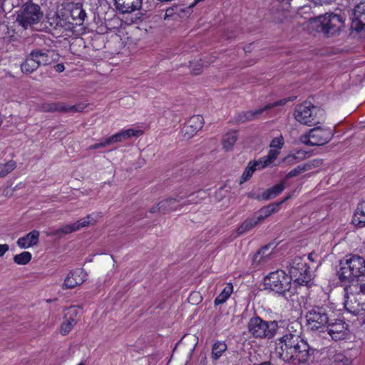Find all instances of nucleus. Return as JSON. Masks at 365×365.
I'll list each match as a JSON object with an SVG mask.
<instances>
[{"mask_svg": "<svg viewBox=\"0 0 365 365\" xmlns=\"http://www.w3.org/2000/svg\"><path fill=\"white\" fill-rule=\"evenodd\" d=\"M232 289L233 288L231 284H227L221 293L215 299V305H219L225 303L232 294Z\"/></svg>", "mask_w": 365, "mask_h": 365, "instance_id": "nucleus-33", "label": "nucleus"}, {"mask_svg": "<svg viewBox=\"0 0 365 365\" xmlns=\"http://www.w3.org/2000/svg\"><path fill=\"white\" fill-rule=\"evenodd\" d=\"M278 210L279 204L273 203L261 208L255 215L260 222Z\"/></svg>", "mask_w": 365, "mask_h": 365, "instance_id": "nucleus-27", "label": "nucleus"}, {"mask_svg": "<svg viewBox=\"0 0 365 365\" xmlns=\"http://www.w3.org/2000/svg\"><path fill=\"white\" fill-rule=\"evenodd\" d=\"M284 320L266 321L258 316L252 317L247 324L249 333L256 339H271L283 328Z\"/></svg>", "mask_w": 365, "mask_h": 365, "instance_id": "nucleus-3", "label": "nucleus"}, {"mask_svg": "<svg viewBox=\"0 0 365 365\" xmlns=\"http://www.w3.org/2000/svg\"><path fill=\"white\" fill-rule=\"evenodd\" d=\"M31 259V254L29 252H23L21 254L16 255L14 257V262L17 264L24 265L28 264Z\"/></svg>", "mask_w": 365, "mask_h": 365, "instance_id": "nucleus-37", "label": "nucleus"}, {"mask_svg": "<svg viewBox=\"0 0 365 365\" xmlns=\"http://www.w3.org/2000/svg\"><path fill=\"white\" fill-rule=\"evenodd\" d=\"M122 131L123 133L125 140L128 139L133 136L138 137V136L140 135L143 133L140 130H135V129H133V128L124 130Z\"/></svg>", "mask_w": 365, "mask_h": 365, "instance_id": "nucleus-42", "label": "nucleus"}, {"mask_svg": "<svg viewBox=\"0 0 365 365\" xmlns=\"http://www.w3.org/2000/svg\"><path fill=\"white\" fill-rule=\"evenodd\" d=\"M85 108L84 105L70 106L62 102H43L37 106V110L41 112L76 113Z\"/></svg>", "mask_w": 365, "mask_h": 365, "instance_id": "nucleus-13", "label": "nucleus"}, {"mask_svg": "<svg viewBox=\"0 0 365 365\" xmlns=\"http://www.w3.org/2000/svg\"><path fill=\"white\" fill-rule=\"evenodd\" d=\"M271 245H267L262 247L252 257V264L258 266L264 264L269 259L272 252H267Z\"/></svg>", "mask_w": 365, "mask_h": 365, "instance_id": "nucleus-24", "label": "nucleus"}, {"mask_svg": "<svg viewBox=\"0 0 365 365\" xmlns=\"http://www.w3.org/2000/svg\"><path fill=\"white\" fill-rule=\"evenodd\" d=\"M311 24L318 32H322L327 37L331 36L344 27L345 17L337 14H326L314 19Z\"/></svg>", "mask_w": 365, "mask_h": 365, "instance_id": "nucleus-4", "label": "nucleus"}, {"mask_svg": "<svg viewBox=\"0 0 365 365\" xmlns=\"http://www.w3.org/2000/svg\"><path fill=\"white\" fill-rule=\"evenodd\" d=\"M279 152L276 149H270L268 154L266 156L261 158L259 160V163L261 165L259 169H262L272 163L278 156Z\"/></svg>", "mask_w": 365, "mask_h": 365, "instance_id": "nucleus-32", "label": "nucleus"}, {"mask_svg": "<svg viewBox=\"0 0 365 365\" xmlns=\"http://www.w3.org/2000/svg\"><path fill=\"white\" fill-rule=\"evenodd\" d=\"M289 198H291V195H287L284 200H282V201H280L279 202H277V204H279V206L280 205H282V203H284L285 201H287V200H289Z\"/></svg>", "mask_w": 365, "mask_h": 365, "instance_id": "nucleus-51", "label": "nucleus"}, {"mask_svg": "<svg viewBox=\"0 0 365 365\" xmlns=\"http://www.w3.org/2000/svg\"><path fill=\"white\" fill-rule=\"evenodd\" d=\"M98 215L94 217V214L88 215L86 217L81 218L76 222L73 224L65 225L55 231V234L60 233L69 234L73 232L77 231L81 228L86 227L90 225H93L97 222Z\"/></svg>", "mask_w": 365, "mask_h": 365, "instance_id": "nucleus-17", "label": "nucleus"}, {"mask_svg": "<svg viewBox=\"0 0 365 365\" xmlns=\"http://www.w3.org/2000/svg\"><path fill=\"white\" fill-rule=\"evenodd\" d=\"M294 116L297 121L308 126L319 124L325 120L324 110L311 103L297 106Z\"/></svg>", "mask_w": 365, "mask_h": 365, "instance_id": "nucleus-5", "label": "nucleus"}, {"mask_svg": "<svg viewBox=\"0 0 365 365\" xmlns=\"http://www.w3.org/2000/svg\"><path fill=\"white\" fill-rule=\"evenodd\" d=\"M283 328L278 332L282 336L275 340V354L284 361L289 352L293 351L295 346L300 341L302 330V324L297 321H284L282 325Z\"/></svg>", "mask_w": 365, "mask_h": 365, "instance_id": "nucleus-1", "label": "nucleus"}, {"mask_svg": "<svg viewBox=\"0 0 365 365\" xmlns=\"http://www.w3.org/2000/svg\"><path fill=\"white\" fill-rule=\"evenodd\" d=\"M43 16L41 7L31 1H28L19 11L16 21L24 29H32L34 25L40 22Z\"/></svg>", "mask_w": 365, "mask_h": 365, "instance_id": "nucleus-6", "label": "nucleus"}, {"mask_svg": "<svg viewBox=\"0 0 365 365\" xmlns=\"http://www.w3.org/2000/svg\"><path fill=\"white\" fill-rule=\"evenodd\" d=\"M116 9L123 14L131 13L139 10L142 0H114Z\"/></svg>", "mask_w": 365, "mask_h": 365, "instance_id": "nucleus-21", "label": "nucleus"}, {"mask_svg": "<svg viewBox=\"0 0 365 365\" xmlns=\"http://www.w3.org/2000/svg\"><path fill=\"white\" fill-rule=\"evenodd\" d=\"M339 281L349 283L365 275V259L358 255H347L339 262Z\"/></svg>", "mask_w": 365, "mask_h": 365, "instance_id": "nucleus-2", "label": "nucleus"}, {"mask_svg": "<svg viewBox=\"0 0 365 365\" xmlns=\"http://www.w3.org/2000/svg\"><path fill=\"white\" fill-rule=\"evenodd\" d=\"M284 161L288 165H293L297 163V161L294 159V156L292 155V153L285 157Z\"/></svg>", "mask_w": 365, "mask_h": 365, "instance_id": "nucleus-46", "label": "nucleus"}, {"mask_svg": "<svg viewBox=\"0 0 365 365\" xmlns=\"http://www.w3.org/2000/svg\"><path fill=\"white\" fill-rule=\"evenodd\" d=\"M75 324L76 321L73 318L70 317L69 319H66V321L63 322L61 325V333L63 335H66L69 333Z\"/></svg>", "mask_w": 365, "mask_h": 365, "instance_id": "nucleus-38", "label": "nucleus"}, {"mask_svg": "<svg viewBox=\"0 0 365 365\" xmlns=\"http://www.w3.org/2000/svg\"><path fill=\"white\" fill-rule=\"evenodd\" d=\"M255 365H271V363L269 361H264L259 364H255Z\"/></svg>", "mask_w": 365, "mask_h": 365, "instance_id": "nucleus-52", "label": "nucleus"}, {"mask_svg": "<svg viewBox=\"0 0 365 365\" xmlns=\"http://www.w3.org/2000/svg\"><path fill=\"white\" fill-rule=\"evenodd\" d=\"M227 349L225 341H217L215 342L212 347L211 358L213 361L218 360Z\"/></svg>", "mask_w": 365, "mask_h": 365, "instance_id": "nucleus-30", "label": "nucleus"}, {"mask_svg": "<svg viewBox=\"0 0 365 365\" xmlns=\"http://www.w3.org/2000/svg\"><path fill=\"white\" fill-rule=\"evenodd\" d=\"M202 359H203L204 360H205V359H206V356H205V355H203Z\"/></svg>", "mask_w": 365, "mask_h": 365, "instance_id": "nucleus-55", "label": "nucleus"}, {"mask_svg": "<svg viewBox=\"0 0 365 365\" xmlns=\"http://www.w3.org/2000/svg\"><path fill=\"white\" fill-rule=\"evenodd\" d=\"M285 188L284 182H281L272 186V187L264 190L261 195V199L268 200L276 197L279 195Z\"/></svg>", "mask_w": 365, "mask_h": 365, "instance_id": "nucleus-25", "label": "nucleus"}, {"mask_svg": "<svg viewBox=\"0 0 365 365\" xmlns=\"http://www.w3.org/2000/svg\"><path fill=\"white\" fill-rule=\"evenodd\" d=\"M294 349L293 351L289 352V356L284 361L292 364H304L309 361L312 355L317 351L316 349L311 347L302 337L300 339L299 343L294 346Z\"/></svg>", "mask_w": 365, "mask_h": 365, "instance_id": "nucleus-11", "label": "nucleus"}, {"mask_svg": "<svg viewBox=\"0 0 365 365\" xmlns=\"http://www.w3.org/2000/svg\"><path fill=\"white\" fill-rule=\"evenodd\" d=\"M39 235V232L34 230L24 237L19 238L16 243L21 248H29L38 244Z\"/></svg>", "mask_w": 365, "mask_h": 365, "instance_id": "nucleus-22", "label": "nucleus"}, {"mask_svg": "<svg viewBox=\"0 0 365 365\" xmlns=\"http://www.w3.org/2000/svg\"><path fill=\"white\" fill-rule=\"evenodd\" d=\"M287 101L286 99L280 100L276 101L273 103H269L264 106L263 108L254 110H248L239 113L235 118V122L237 123H243L247 121H252L258 118V117L262 115L264 111L277 107L278 106L284 105Z\"/></svg>", "mask_w": 365, "mask_h": 365, "instance_id": "nucleus-14", "label": "nucleus"}, {"mask_svg": "<svg viewBox=\"0 0 365 365\" xmlns=\"http://www.w3.org/2000/svg\"><path fill=\"white\" fill-rule=\"evenodd\" d=\"M304 170H305L304 166L299 165L297 168L292 170L290 172H289L288 174L287 175V178H289L295 177V176L299 175L300 173H302V172H304Z\"/></svg>", "mask_w": 365, "mask_h": 365, "instance_id": "nucleus-43", "label": "nucleus"}, {"mask_svg": "<svg viewBox=\"0 0 365 365\" xmlns=\"http://www.w3.org/2000/svg\"><path fill=\"white\" fill-rule=\"evenodd\" d=\"M237 137L238 135L237 130H232L225 135L222 139V145L224 149L226 150H231L236 143Z\"/></svg>", "mask_w": 365, "mask_h": 365, "instance_id": "nucleus-31", "label": "nucleus"}, {"mask_svg": "<svg viewBox=\"0 0 365 365\" xmlns=\"http://www.w3.org/2000/svg\"><path fill=\"white\" fill-rule=\"evenodd\" d=\"M351 19V29L365 36V2H360L355 6Z\"/></svg>", "mask_w": 365, "mask_h": 365, "instance_id": "nucleus-15", "label": "nucleus"}, {"mask_svg": "<svg viewBox=\"0 0 365 365\" xmlns=\"http://www.w3.org/2000/svg\"><path fill=\"white\" fill-rule=\"evenodd\" d=\"M333 130L328 127L317 126L300 137V141L310 146L323 145L331 140Z\"/></svg>", "mask_w": 365, "mask_h": 365, "instance_id": "nucleus-10", "label": "nucleus"}, {"mask_svg": "<svg viewBox=\"0 0 365 365\" xmlns=\"http://www.w3.org/2000/svg\"><path fill=\"white\" fill-rule=\"evenodd\" d=\"M56 71L61 73L65 70V66L63 63H58L54 66Z\"/></svg>", "mask_w": 365, "mask_h": 365, "instance_id": "nucleus-50", "label": "nucleus"}, {"mask_svg": "<svg viewBox=\"0 0 365 365\" xmlns=\"http://www.w3.org/2000/svg\"><path fill=\"white\" fill-rule=\"evenodd\" d=\"M150 212L152 213V214L157 213V212L162 213V210H161V209H160V202L158 203V205H156L155 206L152 207L150 209Z\"/></svg>", "mask_w": 365, "mask_h": 365, "instance_id": "nucleus-49", "label": "nucleus"}, {"mask_svg": "<svg viewBox=\"0 0 365 365\" xmlns=\"http://www.w3.org/2000/svg\"><path fill=\"white\" fill-rule=\"evenodd\" d=\"M264 289L285 295L291 288V279L282 270L271 272L264 279Z\"/></svg>", "mask_w": 365, "mask_h": 365, "instance_id": "nucleus-8", "label": "nucleus"}, {"mask_svg": "<svg viewBox=\"0 0 365 365\" xmlns=\"http://www.w3.org/2000/svg\"><path fill=\"white\" fill-rule=\"evenodd\" d=\"M193 194L190 195L188 197L191 199L185 200L186 196L178 195L176 197H170L161 200L160 202V209L162 210V214H167L172 211L180 210L183 206L197 203V201L193 197Z\"/></svg>", "mask_w": 365, "mask_h": 365, "instance_id": "nucleus-12", "label": "nucleus"}, {"mask_svg": "<svg viewBox=\"0 0 365 365\" xmlns=\"http://www.w3.org/2000/svg\"><path fill=\"white\" fill-rule=\"evenodd\" d=\"M16 167V163L14 160H9L5 163H0V178L6 176L12 172Z\"/></svg>", "mask_w": 365, "mask_h": 365, "instance_id": "nucleus-36", "label": "nucleus"}, {"mask_svg": "<svg viewBox=\"0 0 365 365\" xmlns=\"http://www.w3.org/2000/svg\"><path fill=\"white\" fill-rule=\"evenodd\" d=\"M125 140L123 131L117 133L112 136H110L105 139V143H107L108 145H111L115 143L122 142Z\"/></svg>", "mask_w": 365, "mask_h": 365, "instance_id": "nucleus-40", "label": "nucleus"}, {"mask_svg": "<svg viewBox=\"0 0 365 365\" xmlns=\"http://www.w3.org/2000/svg\"><path fill=\"white\" fill-rule=\"evenodd\" d=\"M31 51L38 66L50 65L58 59V55L53 50L36 48Z\"/></svg>", "mask_w": 365, "mask_h": 365, "instance_id": "nucleus-18", "label": "nucleus"}, {"mask_svg": "<svg viewBox=\"0 0 365 365\" xmlns=\"http://www.w3.org/2000/svg\"><path fill=\"white\" fill-rule=\"evenodd\" d=\"M36 60L34 59L32 51L26 58L24 62L21 65V68L24 73H31L38 68Z\"/></svg>", "mask_w": 365, "mask_h": 365, "instance_id": "nucleus-26", "label": "nucleus"}, {"mask_svg": "<svg viewBox=\"0 0 365 365\" xmlns=\"http://www.w3.org/2000/svg\"><path fill=\"white\" fill-rule=\"evenodd\" d=\"M259 221L254 215L252 217L247 218L237 229L238 235L245 234L254 228Z\"/></svg>", "mask_w": 365, "mask_h": 365, "instance_id": "nucleus-28", "label": "nucleus"}, {"mask_svg": "<svg viewBox=\"0 0 365 365\" xmlns=\"http://www.w3.org/2000/svg\"><path fill=\"white\" fill-rule=\"evenodd\" d=\"M284 143V138L281 135L279 137H276L272 140L269 147L272 149H276L278 150L282 148Z\"/></svg>", "mask_w": 365, "mask_h": 365, "instance_id": "nucleus-41", "label": "nucleus"}, {"mask_svg": "<svg viewBox=\"0 0 365 365\" xmlns=\"http://www.w3.org/2000/svg\"><path fill=\"white\" fill-rule=\"evenodd\" d=\"M202 72V65L200 63H196L191 68V73L192 75H198Z\"/></svg>", "mask_w": 365, "mask_h": 365, "instance_id": "nucleus-45", "label": "nucleus"}, {"mask_svg": "<svg viewBox=\"0 0 365 365\" xmlns=\"http://www.w3.org/2000/svg\"><path fill=\"white\" fill-rule=\"evenodd\" d=\"M180 9L178 6H173L166 9L163 19L165 20H175L179 17V11Z\"/></svg>", "mask_w": 365, "mask_h": 365, "instance_id": "nucleus-39", "label": "nucleus"}, {"mask_svg": "<svg viewBox=\"0 0 365 365\" xmlns=\"http://www.w3.org/2000/svg\"><path fill=\"white\" fill-rule=\"evenodd\" d=\"M331 310L327 306H314L306 314L307 325L312 331H323L331 322Z\"/></svg>", "mask_w": 365, "mask_h": 365, "instance_id": "nucleus-7", "label": "nucleus"}, {"mask_svg": "<svg viewBox=\"0 0 365 365\" xmlns=\"http://www.w3.org/2000/svg\"><path fill=\"white\" fill-rule=\"evenodd\" d=\"M292 155L294 156V159L297 161V163H299L303 160H304L307 158V152L304 150H297L294 153H292Z\"/></svg>", "mask_w": 365, "mask_h": 365, "instance_id": "nucleus-44", "label": "nucleus"}, {"mask_svg": "<svg viewBox=\"0 0 365 365\" xmlns=\"http://www.w3.org/2000/svg\"><path fill=\"white\" fill-rule=\"evenodd\" d=\"M349 289L351 292H354L357 296V300L361 304V309H365V281L357 282L353 285V287H346L345 290L347 292Z\"/></svg>", "mask_w": 365, "mask_h": 365, "instance_id": "nucleus-23", "label": "nucleus"}, {"mask_svg": "<svg viewBox=\"0 0 365 365\" xmlns=\"http://www.w3.org/2000/svg\"><path fill=\"white\" fill-rule=\"evenodd\" d=\"M261 165L259 163L257 160L254 162L250 161L248 163L247 166L245 168L240 178V184H242L247 181L249 179H250L254 172L257 170H259V167Z\"/></svg>", "mask_w": 365, "mask_h": 365, "instance_id": "nucleus-29", "label": "nucleus"}, {"mask_svg": "<svg viewBox=\"0 0 365 365\" xmlns=\"http://www.w3.org/2000/svg\"><path fill=\"white\" fill-rule=\"evenodd\" d=\"M9 249L7 244L0 245V257H2Z\"/></svg>", "mask_w": 365, "mask_h": 365, "instance_id": "nucleus-48", "label": "nucleus"}, {"mask_svg": "<svg viewBox=\"0 0 365 365\" xmlns=\"http://www.w3.org/2000/svg\"><path fill=\"white\" fill-rule=\"evenodd\" d=\"M71 16L76 21V24L81 25L86 17V13L81 7H76L71 10Z\"/></svg>", "mask_w": 365, "mask_h": 365, "instance_id": "nucleus-34", "label": "nucleus"}, {"mask_svg": "<svg viewBox=\"0 0 365 365\" xmlns=\"http://www.w3.org/2000/svg\"><path fill=\"white\" fill-rule=\"evenodd\" d=\"M289 277L299 285H307L312 279L305 256L295 257L289 264Z\"/></svg>", "mask_w": 365, "mask_h": 365, "instance_id": "nucleus-9", "label": "nucleus"}, {"mask_svg": "<svg viewBox=\"0 0 365 365\" xmlns=\"http://www.w3.org/2000/svg\"><path fill=\"white\" fill-rule=\"evenodd\" d=\"M78 365H84V364L83 362H81Z\"/></svg>", "mask_w": 365, "mask_h": 365, "instance_id": "nucleus-56", "label": "nucleus"}, {"mask_svg": "<svg viewBox=\"0 0 365 365\" xmlns=\"http://www.w3.org/2000/svg\"><path fill=\"white\" fill-rule=\"evenodd\" d=\"M308 258L310 259V260H313L312 259V254H309V256H308Z\"/></svg>", "mask_w": 365, "mask_h": 365, "instance_id": "nucleus-54", "label": "nucleus"}, {"mask_svg": "<svg viewBox=\"0 0 365 365\" xmlns=\"http://www.w3.org/2000/svg\"><path fill=\"white\" fill-rule=\"evenodd\" d=\"M350 312L353 313L354 315H358L359 314V312L356 310L354 311H351V310H349L348 309Z\"/></svg>", "mask_w": 365, "mask_h": 365, "instance_id": "nucleus-53", "label": "nucleus"}, {"mask_svg": "<svg viewBox=\"0 0 365 365\" xmlns=\"http://www.w3.org/2000/svg\"><path fill=\"white\" fill-rule=\"evenodd\" d=\"M326 328L329 335L334 341L346 339L349 333L348 324L340 319H336L334 322H329Z\"/></svg>", "mask_w": 365, "mask_h": 365, "instance_id": "nucleus-16", "label": "nucleus"}, {"mask_svg": "<svg viewBox=\"0 0 365 365\" xmlns=\"http://www.w3.org/2000/svg\"><path fill=\"white\" fill-rule=\"evenodd\" d=\"M108 145L107 143H105V140H102L101 142L98 143H96V144H93L92 145H91L88 149L89 150H93V149H98V148H102V147H105Z\"/></svg>", "mask_w": 365, "mask_h": 365, "instance_id": "nucleus-47", "label": "nucleus"}, {"mask_svg": "<svg viewBox=\"0 0 365 365\" xmlns=\"http://www.w3.org/2000/svg\"><path fill=\"white\" fill-rule=\"evenodd\" d=\"M355 220H358L360 227L365 226V201L359 203L355 211Z\"/></svg>", "mask_w": 365, "mask_h": 365, "instance_id": "nucleus-35", "label": "nucleus"}, {"mask_svg": "<svg viewBox=\"0 0 365 365\" xmlns=\"http://www.w3.org/2000/svg\"><path fill=\"white\" fill-rule=\"evenodd\" d=\"M203 124L202 116L200 115L192 116L183 128L184 135L187 138L192 137L202 128Z\"/></svg>", "mask_w": 365, "mask_h": 365, "instance_id": "nucleus-20", "label": "nucleus"}, {"mask_svg": "<svg viewBox=\"0 0 365 365\" xmlns=\"http://www.w3.org/2000/svg\"><path fill=\"white\" fill-rule=\"evenodd\" d=\"M86 280V273L81 269L71 271L62 285L63 289H73L81 285Z\"/></svg>", "mask_w": 365, "mask_h": 365, "instance_id": "nucleus-19", "label": "nucleus"}]
</instances>
